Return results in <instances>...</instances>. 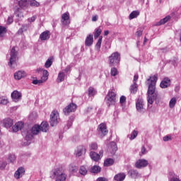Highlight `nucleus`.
Returning <instances> with one entry per match:
<instances>
[{
    "mask_svg": "<svg viewBox=\"0 0 181 181\" xmlns=\"http://www.w3.org/2000/svg\"><path fill=\"white\" fill-rule=\"evenodd\" d=\"M103 153L104 151L103 150L99 152V154L94 151H91L90 153V156L93 160H94L95 162H98L99 159H101V157H103Z\"/></svg>",
    "mask_w": 181,
    "mask_h": 181,
    "instance_id": "obj_10",
    "label": "nucleus"
},
{
    "mask_svg": "<svg viewBox=\"0 0 181 181\" xmlns=\"http://www.w3.org/2000/svg\"><path fill=\"white\" fill-rule=\"evenodd\" d=\"M10 54H11V57H10V61L8 62V66L10 67H12V65L15 64V62H16V56H18V52H16L15 47H12Z\"/></svg>",
    "mask_w": 181,
    "mask_h": 181,
    "instance_id": "obj_7",
    "label": "nucleus"
},
{
    "mask_svg": "<svg viewBox=\"0 0 181 181\" xmlns=\"http://www.w3.org/2000/svg\"><path fill=\"white\" fill-rule=\"evenodd\" d=\"M86 151V148L83 146H79L75 153V155L77 158H80L83 155V152Z\"/></svg>",
    "mask_w": 181,
    "mask_h": 181,
    "instance_id": "obj_28",
    "label": "nucleus"
},
{
    "mask_svg": "<svg viewBox=\"0 0 181 181\" xmlns=\"http://www.w3.org/2000/svg\"><path fill=\"white\" fill-rule=\"evenodd\" d=\"M87 168H86V166L82 165L80 167L79 169V173L80 175H81L82 176H86V175H87Z\"/></svg>",
    "mask_w": 181,
    "mask_h": 181,
    "instance_id": "obj_35",
    "label": "nucleus"
},
{
    "mask_svg": "<svg viewBox=\"0 0 181 181\" xmlns=\"http://www.w3.org/2000/svg\"><path fill=\"white\" fill-rule=\"evenodd\" d=\"M90 149L91 151H97V149H98V145L97 144V143H92L90 145Z\"/></svg>",
    "mask_w": 181,
    "mask_h": 181,
    "instance_id": "obj_45",
    "label": "nucleus"
},
{
    "mask_svg": "<svg viewBox=\"0 0 181 181\" xmlns=\"http://www.w3.org/2000/svg\"><path fill=\"white\" fill-rule=\"evenodd\" d=\"M103 32V30L101 29V27H99L95 30V34H94V39H98V37L100 35H101V33Z\"/></svg>",
    "mask_w": 181,
    "mask_h": 181,
    "instance_id": "obj_38",
    "label": "nucleus"
},
{
    "mask_svg": "<svg viewBox=\"0 0 181 181\" xmlns=\"http://www.w3.org/2000/svg\"><path fill=\"white\" fill-rule=\"evenodd\" d=\"M26 77V72L23 71H18L14 74V78L15 80H21Z\"/></svg>",
    "mask_w": 181,
    "mask_h": 181,
    "instance_id": "obj_18",
    "label": "nucleus"
},
{
    "mask_svg": "<svg viewBox=\"0 0 181 181\" xmlns=\"http://www.w3.org/2000/svg\"><path fill=\"white\" fill-rule=\"evenodd\" d=\"M52 64H53V57H49L45 62V67L46 69H49V67H50L52 66Z\"/></svg>",
    "mask_w": 181,
    "mask_h": 181,
    "instance_id": "obj_34",
    "label": "nucleus"
},
{
    "mask_svg": "<svg viewBox=\"0 0 181 181\" xmlns=\"http://www.w3.org/2000/svg\"><path fill=\"white\" fill-rule=\"evenodd\" d=\"M136 136H138V131L136 130H134L129 137V139H131V141L135 139V138H136Z\"/></svg>",
    "mask_w": 181,
    "mask_h": 181,
    "instance_id": "obj_43",
    "label": "nucleus"
},
{
    "mask_svg": "<svg viewBox=\"0 0 181 181\" xmlns=\"http://www.w3.org/2000/svg\"><path fill=\"white\" fill-rule=\"evenodd\" d=\"M97 181H108V180L105 177H100L97 179Z\"/></svg>",
    "mask_w": 181,
    "mask_h": 181,
    "instance_id": "obj_57",
    "label": "nucleus"
},
{
    "mask_svg": "<svg viewBox=\"0 0 181 181\" xmlns=\"http://www.w3.org/2000/svg\"><path fill=\"white\" fill-rule=\"evenodd\" d=\"M6 32H8V30H6V28L0 25V37H4Z\"/></svg>",
    "mask_w": 181,
    "mask_h": 181,
    "instance_id": "obj_39",
    "label": "nucleus"
},
{
    "mask_svg": "<svg viewBox=\"0 0 181 181\" xmlns=\"http://www.w3.org/2000/svg\"><path fill=\"white\" fill-rule=\"evenodd\" d=\"M148 165H149V163L145 159H139L135 163V166L137 169H141V168H146Z\"/></svg>",
    "mask_w": 181,
    "mask_h": 181,
    "instance_id": "obj_12",
    "label": "nucleus"
},
{
    "mask_svg": "<svg viewBox=\"0 0 181 181\" xmlns=\"http://www.w3.org/2000/svg\"><path fill=\"white\" fill-rule=\"evenodd\" d=\"M138 16H139V11H134L130 13L129 19L132 21V19H135V18H138Z\"/></svg>",
    "mask_w": 181,
    "mask_h": 181,
    "instance_id": "obj_31",
    "label": "nucleus"
},
{
    "mask_svg": "<svg viewBox=\"0 0 181 181\" xmlns=\"http://www.w3.org/2000/svg\"><path fill=\"white\" fill-rule=\"evenodd\" d=\"M127 175L124 173H119L114 177V180L116 181H124L125 180Z\"/></svg>",
    "mask_w": 181,
    "mask_h": 181,
    "instance_id": "obj_23",
    "label": "nucleus"
},
{
    "mask_svg": "<svg viewBox=\"0 0 181 181\" xmlns=\"http://www.w3.org/2000/svg\"><path fill=\"white\" fill-rule=\"evenodd\" d=\"M57 81V83H62V81H64V72H60L58 74Z\"/></svg>",
    "mask_w": 181,
    "mask_h": 181,
    "instance_id": "obj_36",
    "label": "nucleus"
},
{
    "mask_svg": "<svg viewBox=\"0 0 181 181\" xmlns=\"http://www.w3.org/2000/svg\"><path fill=\"white\" fill-rule=\"evenodd\" d=\"M170 181H180V180L176 177H173L170 178Z\"/></svg>",
    "mask_w": 181,
    "mask_h": 181,
    "instance_id": "obj_60",
    "label": "nucleus"
},
{
    "mask_svg": "<svg viewBox=\"0 0 181 181\" xmlns=\"http://www.w3.org/2000/svg\"><path fill=\"white\" fill-rule=\"evenodd\" d=\"M4 168H6V163L0 161V170H4Z\"/></svg>",
    "mask_w": 181,
    "mask_h": 181,
    "instance_id": "obj_50",
    "label": "nucleus"
},
{
    "mask_svg": "<svg viewBox=\"0 0 181 181\" xmlns=\"http://www.w3.org/2000/svg\"><path fill=\"white\" fill-rule=\"evenodd\" d=\"M93 40L94 37H93V35L90 34L85 40L86 46H91V45H93Z\"/></svg>",
    "mask_w": 181,
    "mask_h": 181,
    "instance_id": "obj_27",
    "label": "nucleus"
},
{
    "mask_svg": "<svg viewBox=\"0 0 181 181\" xmlns=\"http://www.w3.org/2000/svg\"><path fill=\"white\" fill-rule=\"evenodd\" d=\"M5 128H11L13 125V120L11 118H6L3 120Z\"/></svg>",
    "mask_w": 181,
    "mask_h": 181,
    "instance_id": "obj_22",
    "label": "nucleus"
},
{
    "mask_svg": "<svg viewBox=\"0 0 181 181\" xmlns=\"http://www.w3.org/2000/svg\"><path fill=\"white\" fill-rule=\"evenodd\" d=\"M158 98L159 93H158V91L156 90L155 92H153V93L148 95V104H153V101H155V100H158Z\"/></svg>",
    "mask_w": 181,
    "mask_h": 181,
    "instance_id": "obj_13",
    "label": "nucleus"
},
{
    "mask_svg": "<svg viewBox=\"0 0 181 181\" xmlns=\"http://www.w3.org/2000/svg\"><path fill=\"white\" fill-rule=\"evenodd\" d=\"M117 151H118V147H117V144H115V142L110 143L109 146V152H110L112 155H115V153L117 152Z\"/></svg>",
    "mask_w": 181,
    "mask_h": 181,
    "instance_id": "obj_20",
    "label": "nucleus"
},
{
    "mask_svg": "<svg viewBox=\"0 0 181 181\" xmlns=\"http://www.w3.org/2000/svg\"><path fill=\"white\" fill-rule=\"evenodd\" d=\"M38 72L40 71H42V76L41 77V78L44 81H47V80L49 78V71L46 69H37V70Z\"/></svg>",
    "mask_w": 181,
    "mask_h": 181,
    "instance_id": "obj_24",
    "label": "nucleus"
},
{
    "mask_svg": "<svg viewBox=\"0 0 181 181\" xmlns=\"http://www.w3.org/2000/svg\"><path fill=\"white\" fill-rule=\"evenodd\" d=\"M101 43H103V36L99 37V39L95 45V47L98 49V50H100L101 48Z\"/></svg>",
    "mask_w": 181,
    "mask_h": 181,
    "instance_id": "obj_41",
    "label": "nucleus"
},
{
    "mask_svg": "<svg viewBox=\"0 0 181 181\" xmlns=\"http://www.w3.org/2000/svg\"><path fill=\"white\" fill-rule=\"evenodd\" d=\"M136 91H138V84L134 82V84L130 86V92L132 94H136Z\"/></svg>",
    "mask_w": 181,
    "mask_h": 181,
    "instance_id": "obj_32",
    "label": "nucleus"
},
{
    "mask_svg": "<svg viewBox=\"0 0 181 181\" xmlns=\"http://www.w3.org/2000/svg\"><path fill=\"white\" fill-rule=\"evenodd\" d=\"M36 16H33L31 18H28V22H30V23H32V22H35V21H36Z\"/></svg>",
    "mask_w": 181,
    "mask_h": 181,
    "instance_id": "obj_55",
    "label": "nucleus"
},
{
    "mask_svg": "<svg viewBox=\"0 0 181 181\" xmlns=\"http://www.w3.org/2000/svg\"><path fill=\"white\" fill-rule=\"evenodd\" d=\"M23 175H25V168L21 167L16 171L14 174V177L16 179H21V177H22Z\"/></svg>",
    "mask_w": 181,
    "mask_h": 181,
    "instance_id": "obj_16",
    "label": "nucleus"
},
{
    "mask_svg": "<svg viewBox=\"0 0 181 181\" xmlns=\"http://www.w3.org/2000/svg\"><path fill=\"white\" fill-rule=\"evenodd\" d=\"M90 172L92 173H100V172H101V167L98 165H94L91 168Z\"/></svg>",
    "mask_w": 181,
    "mask_h": 181,
    "instance_id": "obj_33",
    "label": "nucleus"
},
{
    "mask_svg": "<svg viewBox=\"0 0 181 181\" xmlns=\"http://www.w3.org/2000/svg\"><path fill=\"white\" fill-rule=\"evenodd\" d=\"M170 86V78H164L160 83V87L161 88H168Z\"/></svg>",
    "mask_w": 181,
    "mask_h": 181,
    "instance_id": "obj_17",
    "label": "nucleus"
},
{
    "mask_svg": "<svg viewBox=\"0 0 181 181\" xmlns=\"http://www.w3.org/2000/svg\"><path fill=\"white\" fill-rule=\"evenodd\" d=\"M114 159L112 158H107L104 161V166H112V165H114Z\"/></svg>",
    "mask_w": 181,
    "mask_h": 181,
    "instance_id": "obj_30",
    "label": "nucleus"
},
{
    "mask_svg": "<svg viewBox=\"0 0 181 181\" xmlns=\"http://www.w3.org/2000/svg\"><path fill=\"white\" fill-rule=\"evenodd\" d=\"M98 132L100 136H105L108 134V129H107V124L105 123H101L98 127Z\"/></svg>",
    "mask_w": 181,
    "mask_h": 181,
    "instance_id": "obj_8",
    "label": "nucleus"
},
{
    "mask_svg": "<svg viewBox=\"0 0 181 181\" xmlns=\"http://www.w3.org/2000/svg\"><path fill=\"white\" fill-rule=\"evenodd\" d=\"M60 119V116L57 110H53L51 112L49 117V124L51 127H54L59 124V120Z\"/></svg>",
    "mask_w": 181,
    "mask_h": 181,
    "instance_id": "obj_5",
    "label": "nucleus"
},
{
    "mask_svg": "<svg viewBox=\"0 0 181 181\" xmlns=\"http://www.w3.org/2000/svg\"><path fill=\"white\" fill-rule=\"evenodd\" d=\"M141 155H145V153H146V148L145 146L141 147Z\"/></svg>",
    "mask_w": 181,
    "mask_h": 181,
    "instance_id": "obj_56",
    "label": "nucleus"
},
{
    "mask_svg": "<svg viewBox=\"0 0 181 181\" xmlns=\"http://www.w3.org/2000/svg\"><path fill=\"white\" fill-rule=\"evenodd\" d=\"M76 110H77V105L74 103H71L63 110V112L65 115H69L70 112H74Z\"/></svg>",
    "mask_w": 181,
    "mask_h": 181,
    "instance_id": "obj_9",
    "label": "nucleus"
},
{
    "mask_svg": "<svg viewBox=\"0 0 181 181\" xmlns=\"http://www.w3.org/2000/svg\"><path fill=\"white\" fill-rule=\"evenodd\" d=\"M11 98L14 103H18V101H21L22 100V93L14 90L11 93Z\"/></svg>",
    "mask_w": 181,
    "mask_h": 181,
    "instance_id": "obj_11",
    "label": "nucleus"
},
{
    "mask_svg": "<svg viewBox=\"0 0 181 181\" xmlns=\"http://www.w3.org/2000/svg\"><path fill=\"white\" fill-rule=\"evenodd\" d=\"M62 22L64 25H70V14L66 12L62 15Z\"/></svg>",
    "mask_w": 181,
    "mask_h": 181,
    "instance_id": "obj_14",
    "label": "nucleus"
},
{
    "mask_svg": "<svg viewBox=\"0 0 181 181\" xmlns=\"http://www.w3.org/2000/svg\"><path fill=\"white\" fill-rule=\"evenodd\" d=\"M119 101H120V104H124V103H126V101H127V97H125L124 95L121 96Z\"/></svg>",
    "mask_w": 181,
    "mask_h": 181,
    "instance_id": "obj_51",
    "label": "nucleus"
},
{
    "mask_svg": "<svg viewBox=\"0 0 181 181\" xmlns=\"http://www.w3.org/2000/svg\"><path fill=\"white\" fill-rule=\"evenodd\" d=\"M97 94V91L95 90L94 88L90 87L88 88V95L89 97H94Z\"/></svg>",
    "mask_w": 181,
    "mask_h": 181,
    "instance_id": "obj_40",
    "label": "nucleus"
},
{
    "mask_svg": "<svg viewBox=\"0 0 181 181\" xmlns=\"http://www.w3.org/2000/svg\"><path fill=\"white\" fill-rule=\"evenodd\" d=\"M9 103V100H8L7 98H5L4 97L0 98V104H2L3 105H6Z\"/></svg>",
    "mask_w": 181,
    "mask_h": 181,
    "instance_id": "obj_44",
    "label": "nucleus"
},
{
    "mask_svg": "<svg viewBox=\"0 0 181 181\" xmlns=\"http://www.w3.org/2000/svg\"><path fill=\"white\" fill-rule=\"evenodd\" d=\"M69 170L72 173H77V170H78V168L76 165H71L69 167Z\"/></svg>",
    "mask_w": 181,
    "mask_h": 181,
    "instance_id": "obj_47",
    "label": "nucleus"
},
{
    "mask_svg": "<svg viewBox=\"0 0 181 181\" xmlns=\"http://www.w3.org/2000/svg\"><path fill=\"white\" fill-rule=\"evenodd\" d=\"M42 83H45V81L42 78H41L40 80H34V81H33V84H35V85H37V84H42Z\"/></svg>",
    "mask_w": 181,
    "mask_h": 181,
    "instance_id": "obj_49",
    "label": "nucleus"
},
{
    "mask_svg": "<svg viewBox=\"0 0 181 181\" xmlns=\"http://www.w3.org/2000/svg\"><path fill=\"white\" fill-rule=\"evenodd\" d=\"M8 159L11 163H13V162L16 160V157L15 156V155L12 154L8 156Z\"/></svg>",
    "mask_w": 181,
    "mask_h": 181,
    "instance_id": "obj_48",
    "label": "nucleus"
},
{
    "mask_svg": "<svg viewBox=\"0 0 181 181\" xmlns=\"http://www.w3.org/2000/svg\"><path fill=\"white\" fill-rule=\"evenodd\" d=\"M13 23V17H8L7 19V25H11Z\"/></svg>",
    "mask_w": 181,
    "mask_h": 181,
    "instance_id": "obj_54",
    "label": "nucleus"
},
{
    "mask_svg": "<svg viewBox=\"0 0 181 181\" xmlns=\"http://www.w3.org/2000/svg\"><path fill=\"white\" fill-rule=\"evenodd\" d=\"M169 175H170V177H175V173L170 172Z\"/></svg>",
    "mask_w": 181,
    "mask_h": 181,
    "instance_id": "obj_63",
    "label": "nucleus"
},
{
    "mask_svg": "<svg viewBox=\"0 0 181 181\" xmlns=\"http://www.w3.org/2000/svg\"><path fill=\"white\" fill-rule=\"evenodd\" d=\"M105 100L108 107L114 105L117 103V93L112 90L109 91Z\"/></svg>",
    "mask_w": 181,
    "mask_h": 181,
    "instance_id": "obj_4",
    "label": "nucleus"
},
{
    "mask_svg": "<svg viewBox=\"0 0 181 181\" xmlns=\"http://www.w3.org/2000/svg\"><path fill=\"white\" fill-rule=\"evenodd\" d=\"M169 21H170V16H168L165 18L161 19L159 22H158V25H165V23H166V22H169Z\"/></svg>",
    "mask_w": 181,
    "mask_h": 181,
    "instance_id": "obj_37",
    "label": "nucleus"
},
{
    "mask_svg": "<svg viewBox=\"0 0 181 181\" xmlns=\"http://www.w3.org/2000/svg\"><path fill=\"white\" fill-rule=\"evenodd\" d=\"M22 128H23V122H18L12 127L13 132H18V131H21V129H22Z\"/></svg>",
    "mask_w": 181,
    "mask_h": 181,
    "instance_id": "obj_21",
    "label": "nucleus"
},
{
    "mask_svg": "<svg viewBox=\"0 0 181 181\" xmlns=\"http://www.w3.org/2000/svg\"><path fill=\"white\" fill-rule=\"evenodd\" d=\"M18 6L21 8V9H28V8H29V0L18 1Z\"/></svg>",
    "mask_w": 181,
    "mask_h": 181,
    "instance_id": "obj_19",
    "label": "nucleus"
},
{
    "mask_svg": "<svg viewBox=\"0 0 181 181\" xmlns=\"http://www.w3.org/2000/svg\"><path fill=\"white\" fill-rule=\"evenodd\" d=\"M93 22H97L98 21V16L95 15L92 18Z\"/></svg>",
    "mask_w": 181,
    "mask_h": 181,
    "instance_id": "obj_59",
    "label": "nucleus"
},
{
    "mask_svg": "<svg viewBox=\"0 0 181 181\" xmlns=\"http://www.w3.org/2000/svg\"><path fill=\"white\" fill-rule=\"evenodd\" d=\"M110 74L113 76H117V74H118V69H117V68L115 67L112 68L110 71Z\"/></svg>",
    "mask_w": 181,
    "mask_h": 181,
    "instance_id": "obj_46",
    "label": "nucleus"
},
{
    "mask_svg": "<svg viewBox=\"0 0 181 181\" xmlns=\"http://www.w3.org/2000/svg\"><path fill=\"white\" fill-rule=\"evenodd\" d=\"M138 78H139V76L138 74H135L134 76V83H136V81H138Z\"/></svg>",
    "mask_w": 181,
    "mask_h": 181,
    "instance_id": "obj_58",
    "label": "nucleus"
},
{
    "mask_svg": "<svg viewBox=\"0 0 181 181\" xmlns=\"http://www.w3.org/2000/svg\"><path fill=\"white\" fill-rule=\"evenodd\" d=\"M40 128L42 132H47L49 131V123L47 122H42L40 125Z\"/></svg>",
    "mask_w": 181,
    "mask_h": 181,
    "instance_id": "obj_25",
    "label": "nucleus"
},
{
    "mask_svg": "<svg viewBox=\"0 0 181 181\" xmlns=\"http://www.w3.org/2000/svg\"><path fill=\"white\" fill-rule=\"evenodd\" d=\"M163 139L165 142H167L168 141H172V136H165Z\"/></svg>",
    "mask_w": 181,
    "mask_h": 181,
    "instance_id": "obj_53",
    "label": "nucleus"
},
{
    "mask_svg": "<svg viewBox=\"0 0 181 181\" xmlns=\"http://www.w3.org/2000/svg\"><path fill=\"white\" fill-rule=\"evenodd\" d=\"M53 175L56 177L55 181H66L67 175L64 173L63 168H59L53 170Z\"/></svg>",
    "mask_w": 181,
    "mask_h": 181,
    "instance_id": "obj_2",
    "label": "nucleus"
},
{
    "mask_svg": "<svg viewBox=\"0 0 181 181\" xmlns=\"http://www.w3.org/2000/svg\"><path fill=\"white\" fill-rule=\"evenodd\" d=\"M21 29L23 30V32H26L28 30V29H29V25L25 24L22 25Z\"/></svg>",
    "mask_w": 181,
    "mask_h": 181,
    "instance_id": "obj_52",
    "label": "nucleus"
},
{
    "mask_svg": "<svg viewBox=\"0 0 181 181\" xmlns=\"http://www.w3.org/2000/svg\"><path fill=\"white\" fill-rule=\"evenodd\" d=\"M141 35H142V30H138L136 32V36H138L139 37H141Z\"/></svg>",
    "mask_w": 181,
    "mask_h": 181,
    "instance_id": "obj_61",
    "label": "nucleus"
},
{
    "mask_svg": "<svg viewBox=\"0 0 181 181\" xmlns=\"http://www.w3.org/2000/svg\"><path fill=\"white\" fill-rule=\"evenodd\" d=\"M109 33H110V31H108V30H105V32H104V35H105V36H108Z\"/></svg>",
    "mask_w": 181,
    "mask_h": 181,
    "instance_id": "obj_64",
    "label": "nucleus"
},
{
    "mask_svg": "<svg viewBox=\"0 0 181 181\" xmlns=\"http://www.w3.org/2000/svg\"><path fill=\"white\" fill-rule=\"evenodd\" d=\"M40 125L35 124L31 129V134L33 135H37L40 132Z\"/></svg>",
    "mask_w": 181,
    "mask_h": 181,
    "instance_id": "obj_26",
    "label": "nucleus"
},
{
    "mask_svg": "<svg viewBox=\"0 0 181 181\" xmlns=\"http://www.w3.org/2000/svg\"><path fill=\"white\" fill-rule=\"evenodd\" d=\"M121 61V55L118 52H114L109 57V66L114 67L117 64H119Z\"/></svg>",
    "mask_w": 181,
    "mask_h": 181,
    "instance_id": "obj_3",
    "label": "nucleus"
},
{
    "mask_svg": "<svg viewBox=\"0 0 181 181\" xmlns=\"http://www.w3.org/2000/svg\"><path fill=\"white\" fill-rule=\"evenodd\" d=\"M145 103L144 99L139 98L136 101V108L139 112H145Z\"/></svg>",
    "mask_w": 181,
    "mask_h": 181,
    "instance_id": "obj_6",
    "label": "nucleus"
},
{
    "mask_svg": "<svg viewBox=\"0 0 181 181\" xmlns=\"http://www.w3.org/2000/svg\"><path fill=\"white\" fill-rule=\"evenodd\" d=\"M147 81H150L147 92L148 95H149V94H153V93L156 91V82L158 81V75L150 76L149 78L147 79Z\"/></svg>",
    "mask_w": 181,
    "mask_h": 181,
    "instance_id": "obj_1",
    "label": "nucleus"
},
{
    "mask_svg": "<svg viewBox=\"0 0 181 181\" xmlns=\"http://www.w3.org/2000/svg\"><path fill=\"white\" fill-rule=\"evenodd\" d=\"M176 103H177L176 98H173L170 100V103H169V107H170V108H174V107H175V105H176Z\"/></svg>",
    "mask_w": 181,
    "mask_h": 181,
    "instance_id": "obj_42",
    "label": "nucleus"
},
{
    "mask_svg": "<svg viewBox=\"0 0 181 181\" xmlns=\"http://www.w3.org/2000/svg\"><path fill=\"white\" fill-rule=\"evenodd\" d=\"M18 35H22V33H23V30H22V28H21L18 32H17Z\"/></svg>",
    "mask_w": 181,
    "mask_h": 181,
    "instance_id": "obj_62",
    "label": "nucleus"
},
{
    "mask_svg": "<svg viewBox=\"0 0 181 181\" xmlns=\"http://www.w3.org/2000/svg\"><path fill=\"white\" fill-rule=\"evenodd\" d=\"M29 5L33 8H39V6H40V3L36 0H29Z\"/></svg>",
    "mask_w": 181,
    "mask_h": 181,
    "instance_id": "obj_29",
    "label": "nucleus"
},
{
    "mask_svg": "<svg viewBox=\"0 0 181 181\" xmlns=\"http://www.w3.org/2000/svg\"><path fill=\"white\" fill-rule=\"evenodd\" d=\"M51 35L52 34L50 33V31L45 30L40 35V39L42 41L49 40L50 39Z\"/></svg>",
    "mask_w": 181,
    "mask_h": 181,
    "instance_id": "obj_15",
    "label": "nucleus"
}]
</instances>
